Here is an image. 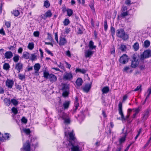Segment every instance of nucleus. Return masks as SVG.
<instances>
[{
	"label": "nucleus",
	"instance_id": "f257e3e1",
	"mask_svg": "<svg viewBox=\"0 0 151 151\" xmlns=\"http://www.w3.org/2000/svg\"><path fill=\"white\" fill-rule=\"evenodd\" d=\"M67 128H65V136L67 137H69V141L68 145L70 146V148L71 151H81V149L78 145H73L71 142V140H73L74 139L75 137L73 134V131L72 132H70L69 130L67 131Z\"/></svg>",
	"mask_w": 151,
	"mask_h": 151
},
{
	"label": "nucleus",
	"instance_id": "f03ea898",
	"mask_svg": "<svg viewBox=\"0 0 151 151\" xmlns=\"http://www.w3.org/2000/svg\"><path fill=\"white\" fill-rule=\"evenodd\" d=\"M118 111L119 114L121 115V119L122 121L127 120H128V118L129 117L131 113L132 112V110L131 109H129L127 110V115L125 117L124 116L122 110V103L120 102L118 105Z\"/></svg>",
	"mask_w": 151,
	"mask_h": 151
},
{
	"label": "nucleus",
	"instance_id": "7ed1b4c3",
	"mask_svg": "<svg viewBox=\"0 0 151 151\" xmlns=\"http://www.w3.org/2000/svg\"><path fill=\"white\" fill-rule=\"evenodd\" d=\"M59 115V117L58 119L61 118L64 120V123L66 124H69L70 123V118L69 114L63 112H61Z\"/></svg>",
	"mask_w": 151,
	"mask_h": 151
},
{
	"label": "nucleus",
	"instance_id": "20e7f679",
	"mask_svg": "<svg viewBox=\"0 0 151 151\" xmlns=\"http://www.w3.org/2000/svg\"><path fill=\"white\" fill-rule=\"evenodd\" d=\"M116 36L119 37H121L124 40H126L128 38V36L125 34V32L123 29H120L117 30Z\"/></svg>",
	"mask_w": 151,
	"mask_h": 151
},
{
	"label": "nucleus",
	"instance_id": "39448f33",
	"mask_svg": "<svg viewBox=\"0 0 151 151\" xmlns=\"http://www.w3.org/2000/svg\"><path fill=\"white\" fill-rule=\"evenodd\" d=\"M73 78V75L71 72H66L63 74V79L65 81H70L72 80Z\"/></svg>",
	"mask_w": 151,
	"mask_h": 151
},
{
	"label": "nucleus",
	"instance_id": "423d86ee",
	"mask_svg": "<svg viewBox=\"0 0 151 151\" xmlns=\"http://www.w3.org/2000/svg\"><path fill=\"white\" fill-rule=\"evenodd\" d=\"M52 15V14L51 12V10H48L45 14L41 15V17L44 19H45L47 18L50 17Z\"/></svg>",
	"mask_w": 151,
	"mask_h": 151
},
{
	"label": "nucleus",
	"instance_id": "0eeeda50",
	"mask_svg": "<svg viewBox=\"0 0 151 151\" xmlns=\"http://www.w3.org/2000/svg\"><path fill=\"white\" fill-rule=\"evenodd\" d=\"M128 60V57L125 54L123 55L120 58V62L123 64H125L127 63Z\"/></svg>",
	"mask_w": 151,
	"mask_h": 151
},
{
	"label": "nucleus",
	"instance_id": "6e6552de",
	"mask_svg": "<svg viewBox=\"0 0 151 151\" xmlns=\"http://www.w3.org/2000/svg\"><path fill=\"white\" fill-rule=\"evenodd\" d=\"M14 83V81L12 80L7 79L6 81V86L9 88H12Z\"/></svg>",
	"mask_w": 151,
	"mask_h": 151
},
{
	"label": "nucleus",
	"instance_id": "1a4fd4ad",
	"mask_svg": "<svg viewBox=\"0 0 151 151\" xmlns=\"http://www.w3.org/2000/svg\"><path fill=\"white\" fill-rule=\"evenodd\" d=\"M23 64L21 62L17 63L15 65V69L18 71V73L20 72L22 69Z\"/></svg>",
	"mask_w": 151,
	"mask_h": 151
},
{
	"label": "nucleus",
	"instance_id": "9d476101",
	"mask_svg": "<svg viewBox=\"0 0 151 151\" xmlns=\"http://www.w3.org/2000/svg\"><path fill=\"white\" fill-rule=\"evenodd\" d=\"M151 56V52L149 50H146L144 52L142 55V58H148Z\"/></svg>",
	"mask_w": 151,
	"mask_h": 151
},
{
	"label": "nucleus",
	"instance_id": "9b49d317",
	"mask_svg": "<svg viewBox=\"0 0 151 151\" xmlns=\"http://www.w3.org/2000/svg\"><path fill=\"white\" fill-rule=\"evenodd\" d=\"M91 50L88 49L85 51V56L86 58H90L93 54V51Z\"/></svg>",
	"mask_w": 151,
	"mask_h": 151
},
{
	"label": "nucleus",
	"instance_id": "f8f14e48",
	"mask_svg": "<svg viewBox=\"0 0 151 151\" xmlns=\"http://www.w3.org/2000/svg\"><path fill=\"white\" fill-rule=\"evenodd\" d=\"M138 58L136 57H133V68L136 67L139 63L138 61Z\"/></svg>",
	"mask_w": 151,
	"mask_h": 151
},
{
	"label": "nucleus",
	"instance_id": "ddd939ff",
	"mask_svg": "<svg viewBox=\"0 0 151 151\" xmlns=\"http://www.w3.org/2000/svg\"><path fill=\"white\" fill-rule=\"evenodd\" d=\"M132 69V61L131 65L129 66H126L124 67L123 71L127 73H131Z\"/></svg>",
	"mask_w": 151,
	"mask_h": 151
},
{
	"label": "nucleus",
	"instance_id": "4468645a",
	"mask_svg": "<svg viewBox=\"0 0 151 151\" xmlns=\"http://www.w3.org/2000/svg\"><path fill=\"white\" fill-rule=\"evenodd\" d=\"M23 147L24 149L26 151H30V145L28 140L24 144Z\"/></svg>",
	"mask_w": 151,
	"mask_h": 151
},
{
	"label": "nucleus",
	"instance_id": "2eb2a0df",
	"mask_svg": "<svg viewBox=\"0 0 151 151\" xmlns=\"http://www.w3.org/2000/svg\"><path fill=\"white\" fill-rule=\"evenodd\" d=\"M41 67L40 64L39 63H37L35 64L34 68L35 70V73H37Z\"/></svg>",
	"mask_w": 151,
	"mask_h": 151
},
{
	"label": "nucleus",
	"instance_id": "dca6fc26",
	"mask_svg": "<svg viewBox=\"0 0 151 151\" xmlns=\"http://www.w3.org/2000/svg\"><path fill=\"white\" fill-rule=\"evenodd\" d=\"M150 110L147 109L145 110L143 114L142 119H143L145 120H146L148 117L149 116V113Z\"/></svg>",
	"mask_w": 151,
	"mask_h": 151
},
{
	"label": "nucleus",
	"instance_id": "f3484780",
	"mask_svg": "<svg viewBox=\"0 0 151 151\" xmlns=\"http://www.w3.org/2000/svg\"><path fill=\"white\" fill-rule=\"evenodd\" d=\"M49 79L52 82H55L57 80V77L54 74H50L49 76Z\"/></svg>",
	"mask_w": 151,
	"mask_h": 151
},
{
	"label": "nucleus",
	"instance_id": "a211bd4d",
	"mask_svg": "<svg viewBox=\"0 0 151 151\" xmlns=\"http://www.w3.org/2000/svg\"><path fill=\"white\" fill-rule=\"evenodd\" d=\"M13 56V55L12 52L10 51L6 52L4 54L5 58L7 59L11 58Z\"/></svg>",
	"mask_w": 151,
	"mask_h": 151
},
{
	"label": "nucleus",
	"instance_id": "6ab92c4d",
	"mask_svg": "<svg viewBox=\"0 0 151 151\" xmlns=\"http://www.w3.org/2000/svg\"><path fill=\"white\" fill-rule=\"evenodd\" d=\"M91 87V85L90 84H87L83 88V89L84 91L87 93L88 92Z\"/></svg>",
	"mask_w": 151,
	"mask_h": 151
},
{
	"label": "nucleus",
	"instance_id": "aec40b11",
	"mask_svg": "<svg viewBox=\"0 0 151 151\" xmlns=\"http://www.w3.org/2000/svg\"><path fill=\"white\" fill-rule=\"evenodd\" d=\"M66 43L67 41L65 38L62 37L60 38L59 44L60 46L64 45Z\"/></svg>",
	"mask_w": 151,
	"mask_h": 151
},
{
	"label": "nucleus",
	"instance_id": "412c9836",
	"mask_svg": "<svg viewBox=\"0 0 151 151\" xmlns=\"http://www.w3.org/2000/svg\"><path fill=\"white\" fill-rule=\"evenodd\" d=\"M140 111L139 108H137L135 109H133V112L134 114H133V118L136 117V115L138 114Z\"/></svg>",
	"mask_w": 151,
	"mask_h": 151
},
{
	"label": "nucleus",
	"instance_id": "4be33fe9",
	"mask_svg": "<svg viewBox=\"0 0 151 151\" xmlns=\"http://www.w3.org/2000/svg\"><path fill=\"white\" fill-rule=\"evenodd\" d=\"M88 46L89 48V49L91 50L94 49L96 48V46L94 45V42L91 40L89 42V43Z\"/></svg>",
	"mask_w": 151,
	"mask_h": 151
},
{
	"label": "nucleus",
	"instance_id": "5701e85b",
	"mask_svg": "<svg viewBox=\"0 0 151 151\" xmlns=\"http://www.w3.org/2000/svg\"><path fill=\"white\" fill-rule=\"evenodd\" d=\"M70 104L69 101H65L63 103V106L64 110L68 109Z\"/></svg>",
	"mask_w": 151,
	"mask_h": 151
},
{
	"label": "nucleus",
	"instance_id": "b1692460",
	"mask_svg": "<svg viewBox=\"0 0 151 151\" xmlns=\"http://www.w3.org/2000/svg\"><path fill=\"white\" fill-rule=\"evenodd\" d=\"M82 83L83 80L81 78H78L76 81V83L78 86H81L82 85Z\"/></svg>",
	"mask_w": 151,
	"mask_h": 151
},
{
	"label": "nucleus",
	"instance_id": "393cba45",
	"mask_svg": "<svg viewBox=\"0 0 151 151\" xmlns=\"http://www.w3.org/2000/svg\"><path fill=\"white\" fill-rule=\"evenodd\" d=\"M29 53L27 52H24L23 53L22 57L23 58L26 59H27L29 58Z\"/></svg>",
	"mask_w": 151,
	"mask_h": 151
},
{
	"label": "nucleus",
	"instance_id": "a878e982",
	"mask_svg": "<svg viewBox=\"0 0 151 151\" xmlns=\"http://www.w3.org/2000/svg\"><path fill=\"white\" fill-rule=\"evenodd\" d=\"M69 86L68 85L66 84H64L63 85L62 90L63 91L69 90Z\"/></svg>",
	"mask_w": 151,
	"mask_h": 151
},
{
	"label": "nucleus",
	"instance_id": "bb28decb",
	"mask_svg": "<svg viewBox=\"0 0 151 151\" xmlns=\"http://www.w3.org/2000/svg\"><path fill=\"white\" fill-rule=\"evenodd\" d=\"M133 47L135 51H136L138 50L139 48V46L138 43H135L133 45Z\"/></svg>",
	"mask_w": 151,
	"mask_h": 151
},
{
	"label": "nucleus",
	"instance_id": "cd10ccee",
	"mask_svg": "<svg viewBox=\"0 0 151 151\" xmlns=\"http://www.w3.org/2000/svg\"><path fill=\"white\" fill-rule=\"evenodd\" d=\"M11 13L13 14L14 16L17 17L19 14V12L18 10H14L11 12Z\"/></svg>",
	"mask_w": 151,
	"mask_h": 151
},
{
	"label": "nucleus",
	"instance_id": "c85d7f7f",
	"mask_svg": "<svg viewBox=\"0 0 151 151\" xmlns=\"http://www.w3.org/2000/svg\"><path fill=\"white\" fill-rule=\"evenodd\" d=\"M109 88L107 86L104 87L102 90V91L103 93H107L109 92Z\"/></svg>",
	"mask_w": 151,
	"mask_h": 151
},
{
	"label": "nucleus",
	"instance_id": "c756f323",
	"mask_svg": "<svg viewBox=\"0 0 151 151\" xmlns=\"http://www.w3.org/2000/svg\"><path fill=\"white\" fill-rule=\"evenodd\" d=\"M150 42L148 40H146L144 42L143 44L144 47L146 48H147L150 46Z\"/></svg>",
	"mask_w": 151,
	"mask_h": 151
},
{
	"label": "nucleus",
	"instance_id": "7c9ffc66",
	"mask_svg": "<svg viewBox=\"0 0 151 151\" xmlns=\"http://www.w3.org/2000/svg\"><path fill=\"white\" fill-rule=\"evenodd\" d=\"M4 103L8 106H9L10 105L11 103L10 99L6 98L4 99Z\"/></svg>",
	"mask_w": 151,
	"mask_h": 151
},
{
	"label": "nucleus",
	"instance_id": "2f4dec72",
	"mask_svg": "<svg viewBox=\"0 0 151 151\" xmlns=\"http://www.w3.org/2000/svg\"><path fill=\"white\" fill-rule=\"evenodd\" d=\"M75 110H76L79 106V103L78 102V98L77 97H75Z\"/></svg>",
	"mask_w": 151,
	"mask_h": 151
},
{
	"label": "nucleus",
	"instance_id": "473e14b6",
	"mask_svg": "<svg viewBox=\"0 0 151 151\" xmlns=\"http://www.w3.org/2000/svg\"><path fill=\"white\" fill-rule=\"evenodd\" d=\"M34 46V45L33 43L30 42L28 44L27 47L29 50H32L33 49Z\"/></svg>",
	"mask_w": 151,
	"mask_h": 151
},
{
	"label": "nucleus",
	"instance_id": "72a5a7b5",
	"mask_svg": "<svg viewBox=\"0 0 151 151\" xmlns=\"http://www.w3.org/2000/svg\"><path fill=\"white\" fill-rule=\"evenodd\" d=\"M10 68V65L9 64L7 63H5L3 66V68L4 70H7Z\"/></svg>",
	"mask_w": 151,
	"mask_h": 151
},
{
	"label": "nucleus",
	"instance_id": "f704fd0d",
	"mask_svg": "<svg viewBox=\"0 0 151 151\" xmlns=\"http://www.w3.org/2000/svg\"><path fill=\"white\" fill-rule=\"evenodd\" d=\"M11 102L15 106L19 104L18 101L15 99H12Z\"/></svg>",
	"mask_w": 151,
	"mask_h": 151
},
{
	"label": "nucleus",
	"instance_id": "c9c22d12",
	"mask_svg": "<svg viewBox=\"0 0 151 151\" xmlns=\"http://www.w3.org/2000/svg\"><path fill=\"white\" fill-rule=\"evenodd\" d=\"M50 6V4L48 0L45 1L44 2V6L46 8H48Z\"/></svg>",
	"mask_w": 151,
	"mask_h": 151
},
{
	"label": "nucleus",
	"instance_id": "e433bc0d",
	"mask_svg": "<svg viewBox=\"0 0 151 151\" xmlns=\"http://www.w3.org/2000/svg\"><path fill=\"white\" fill-rule=\"evenodd\" d=\"M76 73L80 72L82 73H85L86 72V71L83 69H81L77 68L76 69Z\"/></svg>",
	"mask_w": 151,
	"mask_h": 151
},
{
	"label": "nucleus",
	"instance_id": "4c0bfd02",
	"mask_svg": "<svg viewBox=\"0 0 151 151\" xmlns=\"http://www.w3.org/2000/svg\"><path fill=\"white\" fill-rule=\"evenodd\" d=\"M128 14L129 13L128 12H121V16L123 17H124L127 16Z\"/></svg>",
	"mask_w": 151,
	"mask_h": 151
},
{
	"label": "nucleus",
	"instance_id": "58836bf2",
	"mask_svg": "<svg viewBox=\"0 0 151 151\" xmlns=\"http://www.w3.org/2000/svg\"><path fill=\"white\" fill-rule=\"evenodd\" d=\"M63 96L65 97H66L68 96L69 93V90L67 91H63Z\"/></svg>",
	"mask_w": 151,
	"mask_h": 151
},
{
	"label": "nucleus",
	"instance_id": "ea45409f",
	"mask_svg": "<svg viewBox=\"0 0 151 151\" xmlns=\"http://www.w3.org/2000/svg\"><path fill=\"white\" fill-rule=\"evenodd\" d=\"M67 13L69 17L71 16L73 13V10L70 9H68L67 10Z\"/></svg>",
	"mask_w": 151,
	"mask_h": 151
},
{
	"label": "nucleus",
	"instance_id": "a19ab883",
	"mask_svg": "<svg viewBox=\"0 0 151 151\" xmlns=\"http://www.w3.org/2000/svg\"><path fill=\"white\" fill-rule=\"evenodd\" d=\"M22 130L27 134H29L31 132L30 130L29 129L24 128Z\"/></svg>",
	"mask_w": 151,
	"mask_h": 151
},
{
	"label": "nucleus",
	"instance_id": "79ce46f5",
	"mask_svg": "<svg viewBox=\"0 0 151 151\" xmlns=\"http://www.w3.org/2000/svg\"><path fill=\"white\" fill-rule=\"evenodd\" d=\"M9 134L6 133L4 134V135L2 136V137L5 140H8L9 137Z\"/></svg>",
	"mask_w": 151,
	"mask_h": 151
},
{
	"label": "nucleus",
	"instance_id": "37998d69",
	"mask_svg": "<svg viewBox=\"0 0 151 151\" xmlns=\"http://www.w3.org/2000/svg\"><path fill=\"white\" fill-rule=\"evenodd\" d=\"M13 60L15 62H17L19 60V56L18 55H16L14 57Z\"/></svg>",
	"mask_w": 151,
	"mask_h": 151
},
{
	"label": "nucleus",
	"instance_id": "c03bdc74",
	"mask_svg": "<svg viewBox=\"0 0 151 151\" xmlns=\"http://www.w3.org/2000/svg\"><path fill=\"white\" fill-rule=\"evenodd\" d=\"M78 33L81 34L82 33L83 31V29L82 27L81 26H79L77 28Z\"/></svg>",
	"mask_w": 151,
	"mask_h": 151
},
{
	"label": "nucleus",
	"instance_id": "a18cd8bd",
	"mask_svg": "<svg viewBox=\"0 0 151 151\" xmlns=\"http://www.w3.org/2000/svg\"><path fill=\"white\" fill-rule=\"evenodd\" d=\"M125 140V136H124L122 137L120 139L119 142L120 144L124 142Z\"/></svg>",
	"mask_w": 151,
	"mask_h": 151
},
{
	"label": "nucleus",
	"instance_id": "49530a36",
	"mask_svg": "<svg viewBox=\"0 0 151 151\" xmlns=\"http://www.w3.org/2000/svg\"><path fill=\"white\" fill-rule=\"evenodd\" d=\"M69 22L70 21L68 19H65L63 22V24L65 26H67L68 25Z\"/></svg>",
	"mask_w": 151,
	"mask_h": 151
},
{
	"label": "nucleus",
	"instance_id": "de8ad7c7",
	"mask_svg": "<svg viewBox=\"0 0 151 151\" xmlns=\"http://www.w3.org/2000/svg\"><path fill=\"white\" fill-rule=\"evenodd\" d=\"M12 111L15 114H17L18 112L17 109L14 107H13L12 109Z\"/></svg>",
	"mask_w": 151,
	"mask_h": 151
},
{
	"label": "nucleus",
	"instance_id": "09e8293b",
	"mask_svg": "<svg viewBox=\"0 0 151 151\" xmlns=\"http://www.w3.org/2000/svg\"><path fill=\"white\" fill-rule=\"evenodd\" d=\"M126 48L125 45L123 44L121 45L120 48L122 51H125L126 49Z\"/></svg>",
	"mask_w": 151,
	"mask_h": 151
},
{
	"label": "nucleus",
	"instance_id": "8fccbe9b",
	"mask_svg": "<svg viewBox=\"0 0 151 151\" xmlns=\"http://www.w3.org/2000/svg\"><path fill=\"white\" fill-rule=\"evenodd\" d=\"M18 76L19 79L21 80H23L25 78L24 75L21 74H19L18 75Z\"/></svg>",
	"mask_w": 151,
	"mask_h": 151
},
{
	"label": "nucleus",
	"instance_id": "3c124183",
	"mask_svg": "<svg viewBox=\"0 0 151 151\" xmlns=\"http://www.w3.org/2000/svg\"><path fill=\"white\" fill-rule=\"evenodd\" d=\"M50 75V74L47 72H45L44 73V76L45 78H49Z\"/></svg>",
	"mask_w": 151,
	"mask_h": 151
},
{
	"label": "nucleus",
	"instance_id": "603ef678",
	"mask_svg": "<svg viewBox=\"0 0 151 151\" xmlns=\"http://www.w3.org/2000/svg\"><path fill=\"white\" fill-rule=\"evenodd\" d=\"M111 32L112 35V36H113V35L115 33V29L112 27H111Z\"/></svg>",
	"mask_w": 151,
	"mask_h": 151
},
{
	"label": "nucleus",
	"instance_id": "864d4df0",
	"mask_svg": "<svg viewBox=\"0 0 151 151\" xmlns=\"http://www.w3.org/2000/svg\"><path fill=\"white\" fill-rule=\"evenodd\" d=\"M66 55L68 57L70 58L71 55L70 53V52L69 50H68L66 51L65 52Z\"/></svg>",
	"mask_w": 151,
	"mask_h": 151
},
{
	"label": "nucleus",
	"instance_id": "5fc2aeb1",
	"mask_svg": "<svg viewBox=\"0 0 151 151\" xmlns=\"http://www.w3.org/2000/svg\"><path fill=\"white\" fill-rule=\"evenodd\" d=\"M141 131H142V129L141 128H140L139 129V131L138 132V133H137V135H136V137L134 138V139H136L138 137L139 135L140 134L141 132Z\"/></svg>",
	"mask_w": 151,
	"mask_h": 151
},
{
	"label": "nucleus",
	"instance_id": "6e6d98bb",
	"mask_svg": "<svg viewBox=\"0 0 151 151\" xmlns=\"http://www.w3.org/2000/svg\"><path fill=\"white\" fill-rule=\"evenodd\" d=\"M5 24L7 28H9L10 27L11 23L9 22H6Z\"/></svg>",
	"mask_w": 151,
	"mask_h": 151
},
{
	"label": "nucleus",
	"instance_id": "4d7b16f0",
	"mask_svg": "<svg viewBox=\"0 0 151 151\" xmlns=\"http://www.w3.org/2000/svg\"><path fill=\"white\" fill-rule=\"evenodd\" d=\"M35 37H38L39 35V32L38 31L34 32L33 33Z\"/></svg>",
	"mask_w": 151,
	"mask_h": 151
},
{
	"label": "nucleus",
	"instance_id": "13d9d810",
	"mask_svg": "<svg viewBox=\"0 0 151 151\" xmlns=\"http://www.w3.org/2000/svg\"><path fill=\"white\" fill-rule=\"evenodd\" d=\"M141 86L140 85H139L135 89L134 91H136L139 90H141Z\"/></svg>",
	"mask_w": 151,
	"mask_h": 151
},
{
	"label": "nucleus",
	"instance_id": "bf43d9fd",
	"mask_svg": "<svg viewBox=\"0 0 151 151\" xmlns=\"http://www.w3.org/2000/svg\"><path fill=\"white\" fill-rule=\"evenodd\" d=\"M21 120L22 122L25 124L27 122V119L25 117H23Z\"/></svg>",
	"mask_w": 151,
	"mask_h": 151
},
{
	"label": "nucleus",
	"instance_id": "052dcab7",
	"mask_svg": "<svg viewBox=\"0 0 151 151\" xmlns=\"http://www.w3.org/2000/svg\"><path fill=\"white\" fill-rule=\"evenodd\" d=\"M108 27V26L107 24V22L105 21L104 22V29L105 31H106Z\"/></svg>",
	"mask_w": 151,
	"mask_h": 151
},
{
	"label": "nucleus",
	"instance_id": "680f3d73",
	"mask_svg": "<svg viewBox=\"0 0 151 151\" xmlns=\"http://www.w3.org/2000/svg\"><path fill=\"white\" fill-rule=\"evenodd\" d=\"M55 40L56 41L57 43H58V35L57 33H55Z\"/></svg>",
	"mask_w": 151,
	"mask_h": 151
},
{
	"label": "nucleus",
	"instance_id": "e2e57ef3",
	"mask_svg": "<svg viewBox=\"0 0 151 151\" xmlns=\"http://www.w3.org/2000/svg\"><path fill=\"white\" fill-rule=\"evenodd\" d=\"M127 8L125 6H124L123 7L121 11L122 12H128L127 11Z\"/></svg>",
	"mask_w": 151,
	"mask_h": 151
},
{
	"label": "nucleus",
	"instance_id": "0e129e2a",
	"mask_svg": "<svg viewBox=\"0 0 151 151\" xmlns=\"http://www.w3.org/2000/svg\"><path fill=\"white\" fill-rule=\"evenodd\" d=\"M58 66L59 67L62 69H63L64 68V67L63 65L60 62V64L58 65Z\"/></svg>",
	"mask_w": 151,
	"mask_h": 151
},
{
	"label": "nucleus",
	"instance_id": "69168bd1",
	"mask_svg": "<svg viewBox=\"0 0 151 151\" xmlns=\"http://www.w3.org/2000/svg\"><path fill=\"white\" fill-rule=\"evenodd\" d=\"M31 60H34L36 58V56L35 54H32L31 55Z\"/></svg>",
	"mask_w": 151,
	"mask_h": 151
},
{
	"label": "nucleus",
	"instance_id": "338daca9",
	"mask_svg": "<svg viewBox=\"0 0 151 151\" xmlns=\"http://www.w3.org/2000/svg\"><path fill=\"white\" fill-rule=\"evenodd\" d=\"M65 63L66 65V67L68 68H70L71 67V65L70 64H69L68 62L66 61H65Z\"/></svg>",
	"mask_w": 151,
	"mask_h": 151
},
{
	"label": "nucleus",
	"instance_id": "774afa93",
	"mask_svg": "<svg viewBox=\"0 0 151 151\" xmlns=\"http://www.w3.org/2000/svg\"><path fill=\"white\" fill-rule=\"evenodd\" d=\"M0 34L3 35H5V34L4 31L3 29H1L0 30Z\"/></svg>",
	"mask_w": 151,
	"mask_h": 151
}]
</instances>
